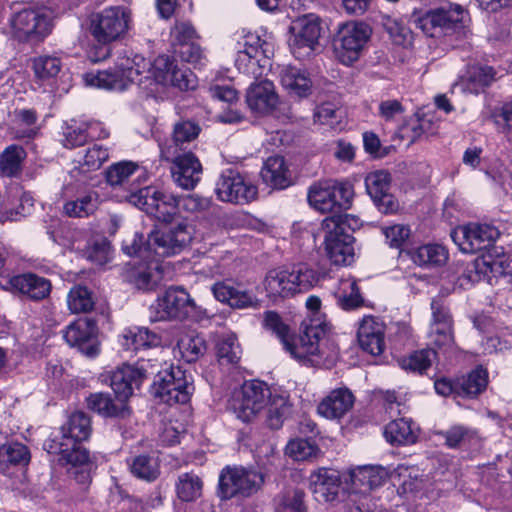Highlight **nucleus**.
I'll return each mask as SVG.
<instances>
[{"instance_id":"nucleus-1","label":"nucleus","mask_w":512,"mask_h":512,"mask_svg":"<svg viewBox=\"0 0 512 512\" xmlns=\"http://www.w3.org/2000/svg\"><path fill=\"white\" fill-rule=\"evenodd\" d=\"M195 239L192 225L186 221L153 230L146 242L135 234L131 241H124L123 251L128 256L139 257L146 263L137 267L131 281L141 290L153 289L162 279L160 258L172 257L188 250Z\"/></svg>"},{"instance_id":"nucleus-2","label":"nucleus","mask_w":512,"mask_h":512,"mask_svg":"<svg viewBox=\"0 0 512 512\" xmlns=\"http://www.w3.org/2000/svg\"><path fill=\"white\" fill-rule=\"evenodd\" d=\"M263 325L277 336L284 350L301 365L329 368L339 358L338 345L328 335L324 323L306 325L301 334L293 336L281 317L274 311H268Z\"/></svg>"},{"instance_id":"nucleus-3","label":"nucleus","mask_w":512,"mask_h":512,"mask_svg":"<svg viewBox=\"0 0 512 512\" xmlns=\"http://www.w3.org/2000/svg\"><path fill=\"white\" fill-rule=\"evenodd\" d=\"M228 408L245 423L253 421L263 413L267 425L272 429L282 427L291 414L288 393L271 389L259 380L246 381L235 389L228 401Z\"/></svg>"},{"instance_id":"nucleus-4","label":"nucleus","mask_w":512,"mask_h":512,"mask_svg":"<svg viewBox=\"0 0 512 512\" xmlns=\"http://www.w3.org/2000/svg\"><path fill=\"white\" fill-rule=\"evenodd\" d=\"M131 204L153 216L158 221L167 223L165 227L179 223L173 222L179 211L190 214L206 211L211 201L209 198L201 197L197 194H190L181 198H176L173 194L160 190L155 186H147L139 189L138 192L129 197ZM195 226L188 220L182 219Z\"/></svg>"},{"instance_id":"nucleus-5","label":"nucleus","mask_w":512,"mask_h":512,"mask_svg":"<svg viewBox=\"0 0 512 512\" xmlns=\"http://www.w3.org/2000/svg\"><path fill=\"white\" fill-rule=\"evenodd\" d=\"M319 280V273L308 264L297 263L268 270L261 282V288L266 297L275 302L307 292Z\"/></svg>"},{"instance_id":"nucleus-6","label":"nucleus","mask_w":512,"mask_h":512,"mask_svg":"<svg viewBox=\"0 0 512 512\" xmlns=\"http://www.w3.org/2000/svg\"><path fill=\"white\" fill-rule=\"evenodd\" d=\"M91 434L90 418L83 412H74L66 425L61 427V435L51 441L48 452L58 454L60 461L73 466L83 465L89 459L88 451L81 445Z\"/></svg>"},{"instance_id":"nucleus-7","label":"nucleus","mask_w":512,"mask_h":512,"mask_svg":"<svg viewBox=\"0 0 512 512\" xmlns=\"http://www.w3.org/2000/svg\"><path fill=\"white\" fill-rule=\"evenodd\" d=\"M153 321L199 320L205 310L196 304L191 295L181 286L169 287L150 307Z\"/></svg>"},{"instance_id":"nucleus-8","label":"nucleus","mask_w":512,"mask_h":512,"mask_svg":"<svg viewBox=\"0 0 512 512\" xmlns=\"http://www.w3.org/2000/svg\"><path fill=\"white\" fill-rule=\"evenodd\" d=\"M264 483V475L243 466H226L219 475L218 495L228 500L233 497H249L256 493Z\"/></svg>"},{"instance_id":"nucleus-9","label":"nucleus","mask_w":512,"mask_h":512,"mask_svg":"<svg viewBox=\"0 0 512 512\" xmlns=\"http://www.w3.org/2000/svg\"><path fill=\"white\" fill-rule=\"evenodd\" d=\"M371 33L370 26L363 22L341 24L333 40L335 57L344 65H351L359 59Z\"/></svg>"},{"instance_id":"nucleus-10","label":"nucleus","mask_w":512,"mask_h":512,"mask_svg":"<svg viewBox=\"0 0 512 512\" xmlns=\"http://www.w3.org/2000/svg\"><path fill=\"white\" fill-rule=\"evenodd\" d=\"M192 390L191 376L178 366L160 371L152 385L153 395L169 405L186 403Z\"/></svg>"},{"instance_id":"nucleus-11","label":"nucleus","mask_w":512,"mask_h":512,"mask_svg":"<svg viewBox=\"0 0 512 512\" xmlns=\"http://www.w3.org/2000/svg\"><path fill=\"white\" fill-rule=\"evenodd\" d=\"M354 196L349 183L324 181L314 184L308 192L309 204L322 213L338 212L351 206Z\"/></svg>"},{"instance_id":"nucleus-12","label":"nucleus","mask_w":512,"mask_h":512,"mask_svg":"<svg viewBox=\"0 0 512 512\" xmlns=\"http://www.w3.org/2000/svg\"><path fill=\"white\" fill-rule=\"evenodd\" d=\"M131 22L130 12L122 6L105 8L91 16L90 30L99 43L107 44L122 38Z\"/></svg>"},{"instance_id":"nucleus-13","label":"nucleus","mask_w":512,"mask_h":512,"mask_svg":"<svg viewBox=\"0 0 512 512\" xmlns=\"http://www.w3.org/2000/svg\"><path fill=\"white\" fill-rule=\"evenodd\" d=\"M321 31L320 18L313 13L293 20L290 26L289 46L296 59L303 60L314 53L319 45Z\"/></svg>"},{"instance_id":"nucleus-14","label":"nucleus","mask_w":512,"mask_h":512,"mask_svg":"<svg viewBox=\"0 0 512 512\" xmlns=\"http://www.w3.org/2000/svg\"><path fill=\"white\" fill-rule=\"evenodd\" d=\"M134 55L124 51L116 61L115 71L105 70L98 73H87L84 81L87 86L97 87L108 91L122 92L129 84L135 82L133 77Z\"/></svg>"},{"instance_id":"nucleus-15","label":"nucleus","mask_w":512,"mask_h":512,"mask_svg":"<svg viewBox=\"0 0 512 512\" xmlns=\"http://www.w3.org/2000/svg\"><path fill=\"white\" fill-rule=\"evenodd\" d=\"M322 227L325 231L324 249L335 265H350L354 261V238L347 233L336 218H326Z\"/></svg>"},{"instance_id":"nucleus-16","label":"nucleus","mask_w":512,"mask_h":512,"mask_svg":"<svg viewBox=\"0 0 512 512\" xmlns=\"http://www.w3.org/2000/svg\"><path fill=\"white\" fill-rule=\"evenodd\" d=\"M500 236L499 229L491 224L469 223L451 232L453 242L464 253L489 250Z\"/></svg>"},{"instance_id":"nucleus-17","label":"nucleus","mask_w":512,"mask_h":512,"mask_svg":"<svg viewBox=\"0 0 512 512\" xmlns=\"http://www.w3.org/2000/svg\"><path fill=\"white\" fill-rule=\"evenodd\" d=\"M161 157L172 162V177L179 187L186 190L193 189L200 181L202 165L192 152H179L173 148H161Z\"/></svg>"},{"instance_id":"nucleus-18","label":"nucleus","mask_w":512,"mask_h":512,"mask_svg":"<svg viewBox=\"0 0 512 512\" xmlns=\"http://www.w3.org/2000/svg\"><path fill=\"white\" fill-rule=\"evenodd\" d=\"M215 191L219 200L236 204L248 203L257 195V187L232 169L221 173Z\"/></svg>"},{"instance_id":"nucleus-19","label":"nucleus","mask_w":512,"mask_h":512,"mask_svg":"<svg viewBox=\"0 0 512 512\" xmlns=\"http://www.w3.org/2000/svg\"><path fill=\"white\" fill-rule=\"evenodd\" d=\"M150 76L158 84L172 85L182 91L194 90L198 85L196 75L190 70H178L168 55H160L154 60Z\"/></svg>"},{"instance_id":"nucleus-20","label":"nucleus","mask_w":512,"mask_h":512,"mask_svg":"<svg viewBox=\"0 0 512 512\" xmlns=\"http://www.w3.org/2000/svg\"><path fill=\"white\" fill-rule=\"evenodd\" d=\"M215 299L233 309H256L260 306L257 295L240 282L217 281L211 286Z\"/></svg>"},{"instance_id":"nucleus-21","label":"nucleus","mask_w":512,"mask_h":512,"mask_svg":"<svg viewBox=\"0 0 512 512\" xmlns=\"http://www.w3.org/2000/svg\"><path fill=\"white\" fill-rule=\"evenodd\" d=\"M11 26L16 38L28 41L47 35L50 31V20L40 9H22L13 16Z\"/></svg>"},{"instance_id":"nucleus-22","label":"nucleus","mask_w":512,"mask_h":512,"mask_svg":"<svg viewBox=\"0 0 512 512\" xmlns=\"http://www.w3.org/2000/svg\"><path fill=\"white\" fill-rule=\"evenodd\" d=\"M432 320L429 330L430 344L444 352L454 348L452 321L448 309L441 299H433L431 302Z\"/></svg>"},{"instance_id":"nucleus-23","label":"nucleus","mask_w":512,"mask_h":512,"mask_svg":"<svg viewBox=\"0 0 512 512\" xmlns=\"http://www.w3.org/2000/svg\"><path fill=\"white\" fill-rule=\"evenodd\" d=\"M63 337L71 347L77 348L87 357H95L99 353L96 326L88 319H78L71 323L64 331Z\"/></svg>"},{"instance_id":"nucleus-24","label":"nucleus","mask_w":512,"mask_h":512,"mask_svg":"<svg viewBox=\"0 0 512 512\" xmlns=\"http://www.w3.org/2000/svg\"><path fill=\"white\" fill-rule=\"evenodd\" d=\"M391 177L384 170H376L365 177L366 191L378 207L385 214L397 211L399 205L395 198L389 193Z\"/></svg>"},{"instance_id":"nucleus-25","label":"nucleus","mask_w":512,"mask_h":512,"mask_svg":"<svg viewBox=\"0 0 512 512\" xmlns=\"http://www.w3.org/2000/svg\"><path fill=\"white\" fill-rule=\"evenodd\" d=\"M502 265V258H493L490 254H483L465 266L457 283L462 288H468L482 280H490L491 277L503 273Z\"/></svg>"},{"instance_id":"nucleus-26","label":"nucleus","mask_w":512,"mask_h":512,"mask_svg":"<svg viewBox=\"0 0 512 512\" xmlns=\"http://www.w3.org/2000/svg\"><path fill=\"white\" fill-rule=\"evenodd\" d=\"M146 373L147 371L143 365L124 364L114 370L110 377V385L116 398L126 403L134 389L139 388L143 379L146 378Z\"/></svg>"},{"instance_id":"nucleus-27","label":"nucleus","mask_w":512,"mask_h":512,"mask_svg":"<svg viewBox=\"0 0 512 512\" xmlns=\"http://www.w3.org/2000/svg\"><path fill=\"white\" fill-rule=\"evenodd\" d=\"M357 339L365 352L380 355L385 348L384 322L374 316H364L359 323Z\"/></svg>"},{"instance_id":"nucleus-28","label":"nucleus","mask_w":512,"mask_h":512,"mask_svg":"<svg viewBox=\"0 0 512 512\" xmlns=\"http://www.w3.org/2000/svg\"><path fill=\"white\" fill-rule=\"evenodd\" d=\"M339 472L328 468H319L309 477L310 490L319 503H329L337 499L340 490Z\"/></svg>"},{"instance_id":"nucleus-29","label":"nucleus","mask_w":512,"mask_h":512,"mask_svg":"<svg viewBox=\"0 0 512 512\" xmlns=\"http://www.w3.org/2000/svg\"><path fill=\"white\" fill-rule=\"evenodd\" d=\"M494 81V72L491 67L474 65L469 67L465 74L452 85V94H481Z\"/></svg>"},{"instance_id":"nucleus-30","label":"nucleus","mask_w":512,"mask_h":512,"mask_svg":"<svg viewBox=\"0 0 512 512\" xmlns=\"http://www.w3.org/2000/svg\"><path fill=\"white\" fill-rule=\"evenodd\" d=\"M118 343L124 351L136 353L161 345V336L143 326H131L122 330Z\"/></svg>"},{"instance_id":"nucleus-31","label":"nucleus","mask_w":512,"mask_h":512,"mask_svg":"<svg viewBox=\"0 0 512 512\" xmlns=\"http://www.w3.org/2000/svg\"><path fill=\"white\" fill-rule=\"evenodd\" d=\"M440 124V117L436 111L429 106L418 110L403 127V135L410 142H414L422 136H433L437 134Z\"/></svg>"},{"instance_id":"nucleus-32","label":"nucleus","mask_w":512,"mask_h":512,"mask_svg":"<svg viewBox=\"0 0 512 512\" xmlns=\"http://www.w3.org/2000/svg\"><path fill=\"white\" fill-rule=\"evenodd\" d=\"M52 226L47 228V234L50 239L59 245L64 251L77 252L82 254L87 243V233L82 230L68 225H60L58 219L53 220Z\"/></svg>"},{"instance_id":"nucleus-33","label":"nucleus","mask_w":512,"mask_h":512,"mask_svg":"<svg viewBox=\"0 0 512 512\" xmlns=\"http://www.w3.org/2000/svg\"><path fill=\"white\" fill-rule=\"evenodd\" d=\"M354 400V395L349 389H334L319 403L317 412L329 420L340 419L351 410Z\"/></svg>"},{"instance_id":"nucleus-34","label":"nucleus","mask_w":512,"mask_h":512,"mask_svg":"<svg viewBox=\"0 0 512 512\" xmlns=\"http://www.w3.org/2000/svg\"><path fill=\"white\" fill-rule=\"evenodd\" d=\"M389 471L382 466L365 465L353 468L349 477L356 492L365 493L381 486L388 478Z\"/></svg>"},{"instance_id":"nucleus-35","label":"nucleus","mask_w":512,"mask_h":512,"mask_svg":"<svg viewBox=\"0 0 512 512\" xmlns=\"http://www.w3.org/2000/svg\"><path fill=\"white\" fill-rule=\"evenodd\" d=\"M145 174V171L139 166L137 162L133 161H119L108 167L105 172L106 181L112 187L123 188L129 194L126 196L129 203V197L134 192L131 189L130 179L137 175V179L141 178ZM139 190H137L138 192ZM136 193V191H135Z\"/></svg>"},{"instance_id":"nucleus-36","label":"nucleus","mask_w":512,"mask_h":512,"mask_svg":"<svg viewBox=\"0 0 512 512\" xmlns=\"http://www.w3.org/2000/svg\"><path fill=\"white\" fill-rule=\"evenodd\" d=\"M239 49L235 59V65L239 71L244 73H255V68L259 65V56L265 54L263 49L264 42H261L259 36L248 34L243 42H239Z\"/></svg>"},{"instance_id":"nucleus-37","label":"nucleus","mask_w":512,"mask_h":512,"mask_svg":"<svg viewBox=\"0 0 512 512\" xmlns=\"http://www.w3.org/2000/svg\"><path fill=\"white\" fill-rule=\"evenodd\" d=\"M207 350L206 341L195 331H186L179 334L173 347L174 357L186 363H192L202 357Z\"/></svg>"},{"instance_id":"nucleus-38","label":"nucleus","mask_w":512,"mask_h":512,"mask_svg":"<svg viewBox=\"0 0 512 512\" xmlns=\"http://www.w3.org/2000/svg\"><path fill=\"white\" fill-rule=\"evenodd\" d=\"M9 283L13 290L33 300L47 297L51 290V284L46 278L32 273L14 276Z\"/></svg>"},{"instance_id":"nucleus-39","label":"nucleus","mask_w":512,"mask_h":512,"mask_svg":"<svg viewBox=\"0 0 512 512\" xmlns=\"http://www.w3.org/2000/svg\"><path fill=\"white\" fill-rule=\"evenodd\" d=\"M261 177L266 185L274 189H285L292 183L289 168L284 157L270 156L264 162Z\"/></svg>"},{"instance_id":"nucleus-40","label":"nucleus","mask_w":512,"mask_h":512,"mask_svg":"<svg viewBox=\"0 0 512 512\" xmlns=\"http://www.w3.org/2000/svg\"><path fill=\"white\" fill-rule=\"evenodd\" d=\"M280 83L284 90L295 96H307L314 93L309 75L294 66H283L279 71Z\"/></svg>"},{"instance_id":"nucleus-41","label":"nucleus","mask_w":512,"mask_h":512,"mask_svg":"<svg viewBox=\"0 0 512 512\" xmlns=\"http://www.w3.org/2000/svg\"><path fill=\"white\" fill-rule=\"evenodd\" d=\"M418 426L408 418L391 421L384 429V437L393 445H410L418 438Z\"/></svg>"},{"instance_id":"nucleus-42","label":"nucleus","mask_w":512,"mask_h":512,"mask_svg":"<svg viewBox=\"0 0 512 512\" xmlns=\"http://www.w3.org/2000/svg\"><path fill=\"white\" fill-rule=\"evenodd\" d=\"M87 407L103 417L125 416L129 413L126 403L112 400L111 397L102 392L90 394L86 399Z\"/></svg>"},{"instance_id":"nucleus-43","label":"nucleus","mask_w":512,"mask_h":512,"mask_svg":"<svg viewBox=\"0 0 512 512\" xmlns=\"http://www.w3.org/2000/svg\"><path fill=\"white\" fill-rule=\"evenodd\" d=\"M334 296L338 306L346 311L356 309L363 304V297L357 281L351 276L343 277L339 280L338 286L334 290Z\"/></svg>"},{"instance_id":"nucleus-44","label":"nucleus","mask_w":512,"mask_h":512,"mask_svg":"<svg viewBox=\"0 0 512 512\" xmlns=\"http://www.w3.org/2000/svg\"><path fill=\"white\" fill-rule=\"evenodd\" d=\"M411 259L418 266L436 267L446 263L448 252L442 245L426 244L416 248Z\"/></svg>"},{"instance_id":"nucleus-45","label":"nucleus","mask_w":512,"mask_h":512,"mask_svg":"<svg viewBox=\"0 0 512 512\" xmlns=\"http://www.w3.org/2000/svg\"><path fill=\"white\" fill-rule=\"evenodd\" d=\"M488 384V373L482 367L472 370L467 376L457 380V395L476 397L482 393Z\"/></svg>"},{"instance_id":"nucleus-46","label":"nucleus","mask_w":512,"mask_h":512,"mask_svg":"<svg viewBox=\"0 0 512 512\" xmlns=\"http://www.w3.org/2000/svg\"><path fill=\"white\" fill-rule=\"evenodd\" d=\"M109 158L108 149L102 145L94 144L79 155L78 166L72 171L73 176L81 173L96 171L101 168Z\"/></svg>"},{"instance_id":"nucleus-47","label":"nucleus","mask_w":512,"mask_h":512,"mask_svg":"<svg viewBox=\"0 0 512 512\" xmlns=\"http://www.w3.org/2000/svg\"><path fill=\"white\" fill-rule=\"evenodd\" d=\"M421 473L418 467L414 465L399 464L397 467L389 471L388 478L391 479L393 485L401 487L403 493L413 492L418 489Z\"/></svg>"},{"instance_id":"nucleus-48","label":"nucleus","mask_w":512,"mask_h":512,"mask_svg":"<svg viewBox=\"0 0 512 512\" xmlns=\"http://www.w3.org/2000/svg\"><path fill=\"white\" fill-rule=\"evenodd\" d=\"M99 204V196L97 192L89 191L79 196L75 200L65 202L63 206L64 213L73 218L88 217L93 214Z\"/></svg>"},{"instance_id":"nucleus-49","label":"nucleus","mask_w":512,"mask_h":512,"mask_svg":"<svg viewBox=\"0 0 512 512\" xmlns=\"http://www.w3.org/2000/svg\"><path fill=\"white\" fill-rule=\"evenodd\" d=\"M381 25L395 45L408 47L412 44L413 33L402 19L385 14L381 16Z\"/></svg>"},{"instance_id":"nucleus-50","label":"nucleus","mask_w":512,"mask_h":512,"mask_svg":"<svg viewBox=\"0 0 512 512\" xmlns=\"http://www.w3.org/2000/svg\"><path fill=\"white\" fill-rule=\"evenodd\" d=\"M200 131V126L193 121H179L174 125L172 143L169 145L160 146V149L173 148L176 151L184 152V145L194 141L198 137Z\"/></svg>"},{"instance_id":"nucleus-51","label":"nucleus","mask_w":512,"mask_h":512,"mask_svg":"<svg viewBox=\"0 0 512 512\" xmlns=\"http://www.w3.org/2000/svg\"><path fill=\"white\" fill-rule=\"evenodd\" d=\"M435 357L433 349H423L400 358L398 363L405 371L422 374L431 366Z\"/></svg>"},{"instance_id":"nucleus-52","label":"nucleus","mask_w":512,"mask_h":512,"mask_svg":"<svg viewBox=\"0 0 512 512\" xmlns=\"http://www.w3.org/2000/svg\"><path fill=\"white\" fill-rule=\"evenodd\" d=\"M202 481L193 473H184L178 477L176 492L180 500L194 501L201 496Z\"/></svg>"},{"instance_id":"nucleus-53","label":"nucleus","mask_w":512,"mask_h":512,"mask_svg":"<svg viewBox=\"0 0 512 512\" xmlns=\"http://www.w3.org/2000/svg\"><path fill=\"white\" fill-rule=\"evenodd\" d=\"M81 255L93 264L103 266L112 259L111 245L105 238L96 239L92 243L87 241Z\"/></svg>"},{"instance_id":"nucleus-54","label":"nucleus","mask_w":512,"mask_h":512,"mask_svg":"<svg viewBox=\"0 0 512 512\" xmlns=\"http://www.w3.org/2000/svg\"><path fill=\"white\" fill-rule=\"evenodd\" d=\"M67 305L72 313H85L93 308L94 300L86 287L75 286L68 293Z\"/></svg>"},{"instance_id":"nucleus-55","label":"nucleus","mask_w":512,"mask_h":512,"mask_svg":"<svg viewBox=\"0 0 512 512\" xmlns=\"http://www.w3.org/2000/svg\"><path fill=\"white\" fill-rule=\"evenodd\" d=\"M217 355L220 360L236 363L240 359L241 348L232 332L223 333L217 341Z\"/></svg>"},{"instance_id":"nucleus-56","label":"nucleus","mask_w":512,"mask_h":512,"mask_svg":"<svg viewBox=\"0 0 512 512\" xmlns=\"http://www.w3.org/2000/svg\"><path fill=\"white\" fill-rule=\"evenodd\" d=\"M305 493L294 489L286 491L277 498L275 512H307Z\"/></svg>"},{"instance_id":"nucleus-57","label":"nucleus","mask_w":512,"mask_h":512,"mask_svg":"<svg viewBox=\"0 0 512 512\" xmlns=\"http://www.w3.org/2000/svg\"><path fill=\"white\" fill-rule=\"evenodd\" d=\"M434 16L441 34L455 27L462 20L463 9L460 6H449V8L441 7L430 10Z\"/></svg>"},{"instance_id":"nucleus-58","label":"nucleus","mask_w":512,"mask_h":512,"mask_svg":"<svg viewBox=\"0 0 512 512\" xmlns=\"http://www.w3.org/2000/svg\"><path fill=\"white\" fill-rule=\"evenodd\" d=\"M131 472L138 478L153 481L159 475V465L155 458L139 455L130 463Z\"/></svg>"},{"instance_id":"nucleus-59","label":"nucleus","mask_w":512,"mask_h":512,"mask_svg":"<svg viewBox=\"0 0 512 512\" xmlns=\"http://www.w3.org/2000/svg\"><path fill=\"white\" fill-rule=\"evenodd\" d=\"M30 460L27 447L21 443H9L0 447V463L4 465H25Z\"/></svg>"},{"instance_id":"nucleus-60","label":"nucleus","mask_w":512,"mask_h":512,"mask_svg":"<svg viewBox=\"0 0 512 512\" xmlns=\"http://www.w3.org/2000/svg\"><path fill=\"white\" fill-rule=\"evenodd\" d=\"M317 452L318 447L313 441L302 438L290 440L285 448L286 455L295 461L308 460L315 456Z\"/></svg>"},{"instance_id":"nucleus-61","label":"nucleus","mask_w":512,"mask_h":512,"mask_svg":"<svg viewBox=\"0 0 512 512\" xmlns=\"http://www.w3.org/2000/svg\"><path fill=\"white\" fill-rule=\"evenodd\" d=\"M24 150L19 146H9L0 156V170L6 176H14L20 171Z\"/></svg>"},{"instance_id":"nucleus-62","label":"nucleus","mask_w":512,"mask_h":512,"mask_svg":"<svg viewBox=\"0 0 512 512\" xmlns=\"http://www.w3.org/2000/svg\"><path fill=\"white\" fill-rule=\"evenodd\" d=\"M62 63L55 56H38L33 59V70L38 79H51L58 75Z\"/></svg>"},{"instance_id":"nucleus-63","label":"nucleus","mask_w":512,"mask_h":512,"mask_svg":"<svg viewBox=\"0 0 512 512\" xmlns=\"http://www.w3.org/2000/svg\"><path fill=\"white\" fill-rule=\"evenodd\" d=\"M170 36L176 49L192 43L198 38L194 26L188 21H176L171 28Z\"/></svg>"},{"instance_id":"nucleus-64","label":"nucleus","mask_w":512,"mask_h":512,"mask_svg":"<svg viewBox=\"0 0 512 512\" xmlns=\"http://www.w3.org/2000/svg\"><path fill=\"white\" fill-rule=\"evenodd\" d=\"M184 432L185 425L176 418H170L162 423L159 440L164 445L172 446L180 442Z\"/></svg>"}]
</instances>
